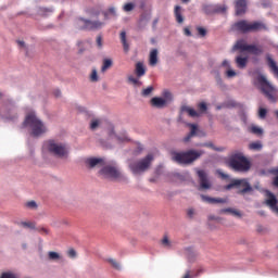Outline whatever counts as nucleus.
<instances>
[{
	"instance_id": "39",
	"label": "nucleus",
	"mask_w": 278,
	"mask_h": 278,
	"mask_svg": "<svg viewBox=\"0 0 278 278\" xmlns=\"http://www.w3.org/2000/svg\"><path fill=\"white\" fill-rule=\"evenodd\" d=\"M198 110H199L200 112H202V113L207 112V104H206L205 102H200V103L198 104Z\"/></svg>"
},
{
	"instance_id": "41",
	"label": "nucleus",
	"mask_w": 278,
	"mask_h": 278,
	"mask_svg": "<svg viewBox=\"0 0 278 278\" xmlns=\"http://www.w3.org/2000/svg\"><path fill=\"white\" fill-rule=\"evenodd\" d=\"M112 14V16H116V9L114 7H111L108 12L104 13V18H108V15Z\"/></svg>"
},
{
	"instance_id": "8",
	"label": "nucleus",
	"mask_w": 278,
	"mask_h": 278,
	"mask_svg": "<svg viewBox=\"0 0 278 278\" xmlns=\"http://www.w3.org/2000/svg\"><path fill=\"white\" fill-rule=\"evenodd\" d=\"M235 27L238 29V31H241L242 34H249V31H262L266 30V24L262 22H253L249 23L247 20H241L235 24Z\"/></svg>"
},
{
	"instance_id": "44",
	"label": "nucleus",
	"mask_w": 278,
	"mask_h": 278,
	"mask_svg": "<svg viewBox=\"0 0 278 278\" xmlns=\"http://www.w3.org/2000/svg\"><path fill=\"white\" fill-rule=\"evenodd\" d=\"M109 262L111 263L113 268H116L117 270H118V268H121V264H118V262H116V260L110 258Z\"/></svg>"
},
{
	"instance_id": "19",
	"label": "nucleus",
	"mask_w": 278,
	"mask_h": 278,
	"mask_svg": "<svg viewBox=\"0 0 278 278\" xmlns=\"http://www.w3.org/2000/svg\"><path fill=\"white\" fill-rule=\"evenodd\" d=\"M189 127H191V130L188 134V136H186L182 139L184 142H190L191 138H193V136H197V130H198L197 125L195 124H190Z\"/></svg>"
},
{
	"instance_id": "22",
	"label": "nucleus",
	"mask_w": 278,
	"mask_h": 278,
	"mask_svg": "<svg viewBox=\"0 0 278 278\" xmlns=\"http://www.w3.org/2000/svg\"><path fill=\"white\" fill-rule=\"evenodd\" d=\"M136 75L137 77H143L147 74V70L144 68V64L142 62H138L136 64Z\"/></svg>"
},
{
	"instance_id": "6",
	"label": "nucleus",
	"mask_w": 278,
	"mask_h": 278,
	"mask_svg": "<svg viewBox=\"0 0 278 278\" xmlns=\"http://www.w3.org/2000/svg\"><path fill=\"white\" fill-rule=\"evenodd\" d=\"M103 25V22L90 21L84 17H77L74 20V27L78 31H94V29H101Z\"/></svg>"
},
{
	"instance_id": "43",
	"label": "nucleus",
	"mask_w": 278,
	"mask_h": 278,
	"mask_svg": "<svg viewBox=\"0 0 278 278\" xmlns=\"http://www.w3.org/2000/svg\"><path fill=\"white\" fill-rule=\"evenodd\" d=\"M90 80L91 81H99V76L97 75V70H93L91 75H90Z\"/></svg>"
},
{
	"instance_id": "1",
	"label": "nucleus",
	"mask_w": 278,
	"mask_h": 278,
	"mask_svg": "<svg viewBox=\"0 0 278 278\" xmlns=\"http://www.w3.org/2000/svg\"><path fill=\"white\" fill-rule=\"evenodd\" d=\"M229 168L235 173H249L251 170V161L244 155V152H232L227 161Z\"/></svg>"
},
{
	"instance_id": "47",
	"label": "nucleus",
	"mask_w": 278,
	"mask_h": 278,
	"mask_svg": "<svg viewBox=\"0 0 278 278\" xmlns=\"http://www.w3.org/2000/svg\"><path fill=\"white\" fill-rule=\"evenodd\" d=\"M99 127V119H93L90 124V129H97Z\"/></svg>"
},
{
	"instance_id": "56",
	"label": "nucleus",
	"mask_w": 278,
	"mask_h": 278,
	"mask_svg": "<svg viewBox=\"0 0 278 278\" xmlns=\"http://www.w3.org/2000/svg\"><path fill=\"white\" fill-rule=\"evenodd\" d=\"M83 45H84V42H81V41L78 42V47L80 48L79 53H84V49L81 48Z\"/></svg>"
},
{
	"instance_id": "9",
	"label": "nucleus",
	"mask_w": 278,
	"mask_h": 278,
	"mask_svg": "<svg viewBox=\"0 0 278 278\" xmlns=\"http://www.w3.org/2000/svg\"><path fill=\"white\" fill-rule=\"evenodd\" d=\"M240 186L243 189H240L237 191V194H247V192L253 191V187L247 181V179H232L229 185L225 187V190H231L232 188H240Z\"/></svg>"
},
{
	"instance_id": "15",
	"label": "nucleus",
	"mask_w": 278,
	"mask_h": 278,
	"mask_svg": "<svg viewBox=\"0 0 278 278\" xmlns=\"http://www.w3.org/2000/svg\"><path fill=\"white\" fill-rule=\"evenodd\" d=\"M266 197H267V200L265 201L266 205H268L271 210L275 211L278 207L277 197H275L274 193L270 192L269 190L266 191Z\"/></svg>"
},
{
	"instance_id": "21",
	"label": "nucleus",
	"mask_w": 278,
	"mask_h": 278,
	"mask_svg": "<svg viewBox=\"0 0 278 278\" xmlns=\"http://www.w3.org/2000/svg\"><path fill=\"white\" fill-rule=\"evenodd\" d=\"M125 53H129V43L127 42V33L122 31L119 35Z\"/></svg>"
},
{
	"instance_id": "48",
	"label": "nucleus",
	"mask_w": 278,
	"mask_h": 278,
	"mask_svg": "<svg viewBox=\"0 0 278 278\" xmlns=\"http://www.w3.org/2000/svg\"><path fill=\"white\" fill-rule=\"evenodd\" d=\"M97 46L99 47V49H101V47H103V38H101V36L97 37Z\"/></svg>"
},
{
	"instance_id": "38",
	"label": "nucleus",
	"mask_w": 278,
	"mask_h": 278,
	"mask_svg": "<svg viewBox=\"0 0 278 278\" xmlns=\"http://www.w3.org/2000/svg\"><path fill=\"white\" fill-rule=\"evenodd\" d=\"M48 257L51 261L60 260V254L58 252H49Z\"/></svg>"
},
{
	"instance_id": "2",
	"label": "nucleus",
	"mask_w": 278,
	"mask_h": 278,
	"mask_svg": "<svg viewBox=\"0 0 278 278\" xmlns=\"http://www.w3.org/2000/svg\"><path fill=\"white\" fill-rule=\"evenodd\" d=\"M22 127H29L30 129V136L34 138H38L39 136H42V134H47V126L40 121L36 113L30 112L26 115L25 121L22 123Z\"/></svg>"
},
{
	"instance_id": "5",
	"label": "nucleus",
	"mask_w": 278,
	"mask_h": 278,
	"mask_svg": "<svg viewBox=\"0 0 278 278\" xmlns=\"http://www.w3.org/2000/svg\"><path fill=\"white\" fill-rule=\"evenodd\" d=\"M47 149L49 153L54 155V157H59L60 160H68V153H71V149L65 143L50 140L47 142Z\"/></svg>"
},
{
	"instance_id": "61",
	"label": "nucleus",
	"mask_w": 278,
	"mask_h": 278,
	"mask_svg": "<svg viewBox=\"0 0 278 278\" xmlns=\"http://www.w3.org/2000/svg\"><path fill=\"white\" fill-rule=\"evenodd\" d=\"M184 278H190V270H188Z\"/></svg>"
},
{
	"instance_id": "30",
	"label": "nucleus",
	"mask_w": 278,
	"mask_h": 278,
	"mask_svg": "<svg viewBox=\"0 0 278 278\" xmlns=\"http://www.w3.org/2000/svg\"><path fill=\"white\" fill-rule=\"evenodd\" d=\"M111 67H112V60L105 59L103 61V65L101 67V71H102V73H105V71H108V68H111Z\"/></svg>"
},
{
	"instance_id": "31",
	"label": "nucleus",
	"mask_w": 278,
	"mask_h": 278,
	"mask_svg": "<svg viewBox=\"0 0 278 278\" xmlns=\"http://www.w3.org/2000/svg\"><path fill=\"white\" fill-rule=\"evenodd\" d=\"M251 134H254L255 136H262L264 134V129L257 127V126H252L250 128Z\"/></svg>"
},
{
	"instance_id": "29",
	"label": "nucleus",
	"mask_w": 278,
	"mask_h": 278,
	"mask_svg": "<svg viewBox=\"0 0 278 278\" xmlns=\"http://www.w3.org/2000/svg\"><path fill=\"white\" fill-rule=\"evenodd\" d=\"M24 207H26V210H38V203H36V201L31 200L28 201L24 204Z\"/></svg>"
},
{
	"instance_id": "60",
	"label": "nucleus",
	"mask_w": 278,
	"mask_h": 278,
	"mask_svg": "<svg viewBox=\"0 0 278 278\" xmlns=\"http://www.w3.org/2000/svg\"><path fill=\"white\" fill-rule=\"evenodd\" d=\"M17 43L20 45V47H25V41H17Z\"/></svg>"
},
{
	"instance_id": "57",
	"label": "nucleus",
	"mask_w": 278,
	"mask_h": 278,
	"mask_svg": "<svg viewBox=\"0 0 278 278\" xmlns=\"http://www.w3.org/2000/svg\"><path fill=\"white\" fill-rule=\"evenodd\" d=\"M117 140L119 141V142H125V140H129L127 137H125V138H121V137H117Z\"/></svg>"
},
{
	"instance_id": "54",
	"label": "nucleus",
	"mask_w": 278,
	"mask_h": 278,
	"mask_svg": "<svg viewBox=\"0 0 278 278\" xmlns=\"http://www.w3.org/2000/svg\"><path fill=\"white\" fill-rule=\"evenodd\" d=\"M157 23H160V20L159 18H155L152 23V27L153 29H155V27H157Z\"/></svg>"
},
{
	"instance_id": "62",
	"label": "nucleus",
	"mask_w": 278,
	"mask_h": 278,
	"mask_svg": "<svg viewBox=\"0 0 278 278\" xmlns=\"http://www.w3.org/2000/svg\"><path fill=\"white\" fill-rule=\"evenodd\" d=\"M54 94H55V97H61V96H62V92L56 91V92H54Z\"/></svg>"
},
{
	"instance_id": "4",
	"label": "nucleus",
	"mask_w": 278,
	"mask_h": 278,
	"mask_svg": "<svg viewBox=\"0 0 278 278\" xmlns=\"http://www.w3.org/2000/svg\"><path fill=\"white\" fill-rule=\"evenodd\" d=\"M205 151L203 150H188L186 152H173L172 160L177 162V164H192V162H197L201 155H203Z\"/></svg>"
},
{
	"instance_id": "52",
	"label": "nucleus",
	"mask_w": 278,
	"mask_h": 278,
	"mask_svg": "<svg viewBox=\"0 0 278 278\" xmlns=\"http://www.w3.org/2000/svg\"><path fill=\"white\" fill-rule=\"evenodd\" d=\"M204 12H206V14H210V12H212V7L211 5H205L203 8Z\"/></svg>"
},
{
	"instance_id": "51",
	"label": "nucleus",
	"mask_w": 278,
	"mask_h": 278,
	"mask_svg": "<svg viewBox=\"0 0 278 278\" xmlns=\"http://www.w3.org/2000/svg\"><path fill=\"white\" fill-rule=\"evenodd\" d=\"M187 214H188L189 218H192L194 216V211L192 208H189L187 211Z\"/></svg>"
},
{
	"instance_id": "55",
	"label": "nucleus",
	"mask_w": 278,
	"mask_h": 278,
	"mask_svg": "<svg viewBox=\"0 0 278 278\" xmlns=\"http://www.w3.org/2000/svg\"><path fill=\"white\" fill-rule=\"evenodd\" d=\"M184 31H185V36H192V33L190 31L189 28H185Z\"/></svg>"
},
{
	"instance_id": "16",
	"label": "nucleus",
	"mask_w": 278,
	"mask_h": 278,
	"mask_svg": "<svg viewBox=\"0 0 278 278\" xmlns=\"http://www.w3.org/2000/svg\"><path fill=\"white\" fill-rule=\"evenodd\" d=\"M236 14L241 16V14L247 13V0H236L235 2Z\"/></svg>"
},
{
	"instance_id": "25",
	"label": "nucleus",
	"mask_w": 278,
	"mask_h": 278,
	"mask_svg": "<svg viewBox=\"0 0 278 278\" xmlns=\"http://www.w3.org/2000/svg\"><path fill=\"white\" fill-rule=\"evenodd\" d=\"M174 14H175L177 23H179V24L184 23V15H181V7L176 5L175 10H174Z\"/></svg>"
},
{
	"instance_id": "63",
	"label": "nucleus",
	"mask_w": 278,
	"mask_h": 278,
	"mask_svg": "<svg viewBox=\"0 0 278 278\" xmlns=\"http://www.w3.org/2000/svg\"><path fill=\"white\" fill-rule=\"evenodd\" d=\"M208 219H210V220H216V217L211 215V216L208 217Z\"/></svg>"
},
{
	"instance_id": "7",
	"label": "nucleus",
	"mask_w": 278,
	"mask_h": 278,
	"mask_svg": "<svg viewBox=\"0 0 278 278\" xmlns=\"http://www.w3.org/2000/svg\"><path fill=\"white\" fill-rule=\"evenodd\" d=\"M153 160H155V156H153V154L150 153L146 157L130 163L129 168L131 173H134V175H140V173H147V170L151 168V164L153 163Z\"/></svg>"
},
{
	"instance_id": "45",
	"label": "nucleus",
	"mask_w": 278,
	"mask_h": 278,
	"mask_svg": "<svg viewBox=\"0 0 278 278\" xmlns=\"http://www.w3.org/2000/svg\"><path fill=\"white\" fill-rule=\"evenodd\" d=\"M266 114H267V111H266V109H260L258 110V116H260V118H266Z\"/></svg>"
},
{
	"instance_id": "12",
	"label": "nucleus",
	"mask_w": 278,
	"mask_h": 278,
	"mask_svg": "<svg viewBox=\"0 0 278 278\" xmlns=\"http://www.w3.org/2000/svg\"><path fill=\"white\" fill-rule=\"evenodd\" d=\"M197 175L200 179V190H210L212 188V182L207 178V173L203 169H198Z\"/></svg>"
},
{
	"instance_id": "18",
	"label": "nucleus",
	"mask_w": 278,
	"mask_h": 278,
	"mask_svg": "<svg viewBox=\"0 0 278 278\" xmlns=\"http://www.w3.org/2000/svg\"><path fill=\"white\" fill-rule=\"evenodd\" d=\"M89 168H94V166L103 165V159L91 157L86 161Z\"/></svg>"
},
{
	"instance_id": "3",
	"label": "nucleus",
	"mask_w": 278,
	"mask_h": 278,
	"mask_svg": "<svg viewBox=\"0 0 278 278\" xmlns=\"http://www.w3.org/2000/svg\"><path fill=\"white\" fill-rule=\"evenodd\" d=\"M254 84L261 89V92H263L268 101H277V88L268 81L266 76L258 74L255 77Z\"/></svg>"
},
{
	"instance_id": "37",
	"label": "nucleus",
	"mask_w": 278,
	"mask_h": 278,
	"mask_svg": "<svg viewBox=\"0 0 278 278\" xmlns=\"http://www.w3.org/2000/svg\"><path fill=\"white\" fill-rule=\"evenodd\" d=\"M213 11L215 12H222V13H225L227 12V5L223 4V5H216Z\"/></svg>"
},
{
	"instance_id": "24",
	"label": "nucleus",
	"mask_w": 278,
	"mask_h": 278,
	"mask_svg": "<svg viewBox=\"0 0 278 278\" xmlns=\"http://www.w3.org/2000/svg\"><path fill=\"white\" fill-rule=\"evenodd\" d=\"M220 214H232V216H238L239 218L242 216V213L240 211L233 210L231 207L223 208L219 212Z\"/></svg>"
},
{
	"instance_id": "32",
	"label": "nucleus",
	"mask_w": 278,
	"mask_h": 278,
	"mask_svg": "<svg viewBox=\"0 0 278 278\" xmlns=\"http://www.w3.org/2000/svg\"><path fill=\"white\" fill-rule=\"evenodd\" d=\"M161 244L165 247V249H170V247H173V244L170 243V240L168 239V236L166 235L163 237Z\"/></svg>"
},
{
	"instance_id": "26",
	"label": "nucleus",
	"mask_w": 278,
	"mask_h": 278,
	"mask_svg": "<svg viewBox=\"0 0 278 278\" xmlns=\"http://www.w3.org/2000/svg\"><path fill=\"white\" fill-rule=\"evenodd\" d=\"M157 64V49H153L150 52V66H155Z\"/></svg>"
},
{
	"instance_id": "40",
	"label": "nucleus",
	"mask_w": 278,
	"mask_h": 278,
	"mask_svg": "<svg viewBox=\"0 0 278 278\" xmlns=\"http://www.w3.org/2000/svg\"><path fill=\"white\" fill-rule=\"evenodd\" d=\"M237 75L236 71L231 70V67L226 71V77H228V79H231V77H236Z\"/></svg>"
},
{
	"instance_id": "13",
	"label": "nucleus",
	"mask_w": 278,
	"mask_h": 278,
	"mask_svg": "<svg viewBox=\"0 0 278 278\" xmlns=\"http://www.w3.org/2000/svg\"><path fill=\"white\" fill-rule=\"evenodd\" d=\"M150 105L156 108L157 110H163L168 105V101L165 98L154 97L150 100Z\"/></svg>"
},
{
	"instance_id": "53",
	"label": "nucleus",
	"mask_w": 278,
	"mask_h": 278,
	"mask_svg": "<svg viewBox=\"0 0 278 278\" xmlns=\"http://www.w3.org/2000/svg\"><path fill=\"white\" fill-rule=\"evenodd\" d=\"M273 186H275L276 188H278V175L274 178V180H273Z\"/></svg>"
},
{
	"instance_id": "64",
	"label": "nucleus",
	"mask_w": 278,
	"mask_h": 278,
	"mask_svg": "<svg viewBox=\"0 0 278 278\" xmlns=\"http://www.w3.org/2000/svg\"><path fill=\"white\" fill-rule=\"evenodd\" d=\"M99 14H101V12L97 11L96 13H93V16H99Z\"/></svg>"
},
{
	"instance_id": "36",
	"label": "nucleus",
	"mask_w": 278,
	"mask_h": 278,
	"mask_svg": "<svg viewBox=\"0 0 278 278\" xmlns=\"http://www.w3.org/2000/svg\"><path fill=\"white\" fill-rule=\"evenodd\" d=\"M23 226L25 229H36V224L34 222H24Z\"/></svg>"
},
{
	"instance_id": "17",
	"label": "nucleus",
	"mask_w": 278,
	"mask_h": 278,
	"mask_svg": "<svg viewBox=\"0 0 278 278\" xmlns=\"http://www.w3.org/2000/svg\"><path fill=\"white\" fill-rule=\"evenodd\" d=\"M236 64L239 68H247V64H249V58L247 56H237L236 58Z\"/></svg>"
},
{
	"instance_id": "34",
	"label": "nucleus",
	"mask_w": 278,
	"mask_h": 278,
	"mask_svg": "<svg viewBox=\"0 0 278 278\" xmlns=\"http://www.w3.org/2000/svg\"><path fill=\"white\" fill-rule=\"evenodd\" d=\"M136 8V4L128 2L123 7L124 12H131Z\"/></svg>"
},
{
	"instance_id": "46",
	"label": "nucleus",
	"mask_w": 278,
	"mask_h": 278,
	"mask_svg": "<svg viewBox=\"0 0 278 278\" xmlns=\"http://www.w3.org/2000/svg\"><path fill=\"white\" fill-rule=\"evenodd\" d=\"M67 255H68V257L74 258V257H77V252L75 251V249H70L67 251Z\"/></svg>"
},
{
	"instance_id": "42",
	"label": "nucleus",
	"mask_w": 278,
	"mask_h": 278,
	"mask_svg": "<svg viewBox=\"0 0 278 278\" xmlns=\"http://www.w3.org/2000/svg\"><path fill=\"white\" fill-rule=\"evenodd\" d=\"M198 34L202 38H205V36H207V30L205 28H203V27H198Z\"/></svg>"
},
{
	"instance_id": "20",
	"label": "nucleus",
	"mask_w": 278,
	"mask_h": 278,
	"mask_svg": "<svg viewBox=\"0 0 278 278\" xmlns=\"http://www.w3.org/2000/svg\"><path fill=\"white\" fill-rule=\"evenodd\" d=\"M181 112H187V114L189 116H191V118H197L199 117V112L194 111V109L188 106V105H182L181 106Z\"/></svg>"
},
{
	"instance_id": "59",
	"label": "nucleus",
	"mask_w": 278,
	"mask_h": 278,
	"mask_svg": "<svg viewBox=\"0 0 278 278\" xmlns=\"http://www.w3.org/2000/svg\"><path fill=\"white\" fill-rule=\"evenodd\" d=\"M40 231H42V233H49V230L47 228H41Z\"/></svg>"
},
{
	"instance_id": "27",
	"label": "nucleus",
	"mask_w": 278,
	"mask_h": 278,
	"mask_svg": "<svg viewBox=\"0 0 278 278\" xmlns=\"http://www.w3.org/2000/svg\"><path fill=\"white\" fill-rule=\"evenodd\" d=\"M262 142L261 141H255L249 144V149L251 151H262Z\"/></svg>"
},
{
	"instance_id": "11",
	"label": "nucleus",
	"mask_w": 278,
	"mask_h": 278,
	"mask_svg": "<svg viewBox=\"0 0 278 278\" xmlns=\"http://www.w3.org/2000/svg\"><path fill=\"white\" fill-rule=\"evenodd\" d=\"M99 175H101V177H103L104 179H123V174L121 173V170L110 165L102 167L99 172Z\"/></svg>"
},
{
	"instance_id": "58",
	"label": "nucleus",
	"mask_w": 278,
	"mask_h": 278,
	"mask_svg": "<svg viewBox=\"0 0 278 278\" xmlns=\"http://www.w3.org/2000/svg\"><path fill=\"white\" fill-rule=\"evenodd\" d=\"M271 173H273V175H278V167H277V168L271 169Z\"/></svg>"
},
{
	"instance_id": "33",
	"label": "nucleus",
	"mask_w": 278,
	"mask_h": 278,
	"mask_svg": "<svg viewBox=\"0 0 278 278\" xmlns=\"http://www.w3.org/2000/svg\"><path fill=\"white\" fill-rule=\"evenodd\" d=\"M128 81H129V84H132V86H138V87L142 86V81H140V79H138L134 76H129Z\"/></svg>"
},
{
	"instance_id": "23",
	"label": "nucleus",
	"mask_w": 278,
	"mask_h": 278,
	"mask_svg": "<svg viewBox=\"0 0 278 278\" xmlns=\"http://www.w3.org/2000/svg\"><path fill=\"white\" fill-rule=\"evenodd\" d=\"M53 8L39 7L37 14H39V16H49V14H53Z\"/></svg>"
},
{
	"instance_id": "14",
	"label": "nucleus",
	"mask_w": 278,
	"mask_h": 278,
	"mask_svg": "<svg viewBox=\"0 0 278 278\" xmlns=\"http://www.w3.org/2000/svg\"><path fill=\"white\" fill-rule=\"evenodd\" d=\"M202 201H204V203H210L211 205H214L216 203H229V199L228 198H212V197H207L202 194L201 195Z\"/></svg>"
},
{
	"instance_id": "49",
	"label": "nucleus",
	"mask_w": 278,
	"mask_h": 278,
	"mask_svg": "<svg viewBox=\"0 0 278 278\" xmlns=\"http://www.w3.org/2000/svg\"><path fill=\"white\" fill-rule=\"evenodd\" d=\"M217 174L219 175V177H222V179H229V175L220 172V169L217 170Z\"/></svg>"
},
{
	"instance_id": "28",
	"label": "nucleus",
	"mask_w": 278,
	"mask_h": 278,
	"mask_svg": "<svg viewBox=\"0 0 278 278\" xmlns=\"http://www.w3.org/2000/svg\"><path fill=\"white\" fill-rule=\"evenodd\" d=\"M197 147H207L208 149H213V151H225L223 148H216L214 147V143L207 142V143H198Z\"/></svg>"
},
{
	"instance_id": "50",
	"label": "nucleus",
	"mask_w": 278,
	"mask_h": 278,
	"mask_svg": "<svg viewBox=\"0 0 278 278\" xmlns=\"http://www.w3.org/2000/svg\"><path fill=\"white\" fill-rule=\"evenodd\" d=\"M222 66H224V68H228V70L231 68V64L227 60L223 61Z\"/></svg>"
},
{
	"instance_id": "10",
	"label": "nucleus",
	"mask_w": 278,
	"mask_h": 278,
	"mask_svg": "<svg viewBox=\"0 0 278 278\" xmlns=\"http://www.w3.org/2000/svg\"><path fill=\"white\" fill-rule=\"evenodd\" d=\"M235 49L239 51H248V53H252V55H262L264 53V49L256 45H248L244 40H239L235 45Z\"/></svg>"
},
{
	"instance_id": "35",
	"label": "nucleus",
	"mask_w": 278,
	"mask_h": 278,
	"mask_svg": "<svg viewBox=\"0 0 278 278\" xmlns=\"http://www.w3.org/2000/svg\"><path fill=\"white\" fill-rule=\"evenodd\" d=\"M153 86H150L141 91L142 97H149L153 92Z\"/></svg>"
}]
</instances>
